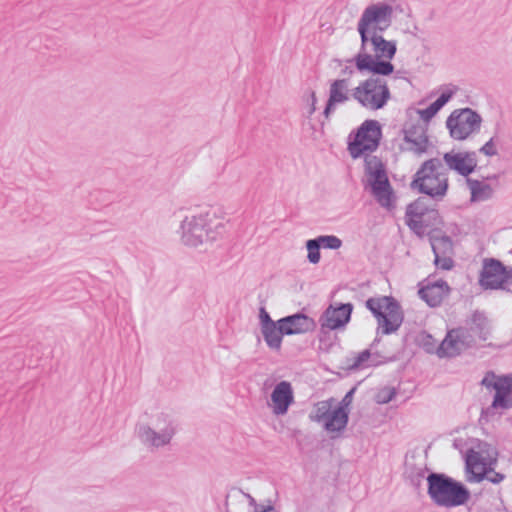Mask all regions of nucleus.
I'll list each match as a JSON object with an SVG mask.
<instances>
[{"instance_id": "2eb2a0df", "label": "nucleus", "mask_w": 512, "mask_h": 512, "mask_svg": "<svg viewBox=\"0 0 512 512\" xmlns=\"http://www.w3.org/2000/svg\"><path fill=\"white\" fill-rule=\"evenodd\" d=\"M457 329L464 330L469 336L470 348L476 346L479 342L486 341L490 333L488 319L484 313L479 311L472 314L471 318L466 321L465 326Z\"/></svg>"}, {"instance_id": "e433bc0d", "label": "nucleus", "mask_w": 512, "mask_h": 512, "mask_svg": "<svg viewBox=\"0 0 512 512\" xmlns=\"http://www.w3.org/2000/svg\"><path fill=\"white\" fill-rule=\"evenodd\" d=\"M456 91V87L443 91L434 103L441 109L453 97Z\"/></svg>"}, {"instance_id": "4c0bfd02", "label": "nucleus", "mask_w": 512, "mask_h": 512, "mask_svg": "<svg viewBox=\"0 0 512 512\" xmlns=\"http://www.w3.org/2000/svg\"><path fill=\"white\" fill-rule=\"evenodd\" d=\"M456 91V87L443 91L434 103L441 109L453 97Z\"/></svg>"}, {"instance_id": "7c9ffc66", "label": "nucleus", "mask_w": 512, "mask_h": 512, "mask_svg": "<svg viewBox=\"0 0 512 512\" xmlns=\"http://www.w3.org/2000/svg\"><path fill=\"white\" fill-rule=\"evenodd\" d=\"M405 222L407 226L418 236H423L426 233L428 224L425 217L406 216Z\"/></svg>"}, {"instance_id": "cd10ccee", "label": "nucleus", "mask_w": 512, "mask_h": 512, "mask_svg": "<svg viewBox=\"0 0 512 512\" xmlns=\"http://www.w3.org/2000/svg\"><path fill=\"white\" fill-rule=\"evenodd\" d=\"M334 403V398H329L327 400L317 402L314 405L313 414L310 416L311 420L318 423H323V427L325 428L326 423L332 417V407Z\"/></svg>"}, {"instance_id": "49530a36", "label": "nucleus", "mask_w": 512, "mask_h": 512, "mask_svg": "<svg viewBox=\"0 0 512 512\" xmlns=\"http://www.w3.org/2000/svg\"><path fill=\"white\" fill-rule=\"evenodd\" d=\"M335 61L338 63V65H342L343 63V60L336 59Z\"/></svg>"}, {"instance_id": "dca6fc26", "label": "nucleus", "mask_w": 512, "mask_h": 512, "mask_svg": "<svg viewBox=\"0 0 512 512\" xmlns=\"http://www.w3.org/2000/svg\"><path fill=\"white\" fill-rule=\"evenodd\" d=\"M425 284L418 291L419 297L424 300L430 307H438L443 300L449 295L450 287L445 280H432L427 278Z\"/></svg>"}, {"instance_id": "20e7f679", "label": "nucleus", "mask_w": 512, "mask_h": 512, "mask_svg": "<svg viewBox=\"0 0 512 512\" xmlns=\"http://www.w3.org/2000/svg\"><path fill=\"white\" fill-rule=\"evenodd\" d=\"M411 186L433 200H442L448 190V176L441 160H426L416 172Z\"/></svg>"}, {"instance_id": "f257e3e1", "label": "nucleus", "mask_w": 512, "mask_h": 512, "mask_svg": "<svg viewBox=\"0 0 512 512\" xmlns=\"http://www.w3.org/2000/svg\"><path fill=\"white\" fill-rule=\"evenodd\" d=\"M359 52L346 59L347 64H355L359 72L387 76L393 73L394 65L390 62L397 52L394 40L384 39L382 33H362Z\"/></svg>"}, {"instance_id": "ddd939ff", "label": "nucleus", "mask_w": 512, "mask_h": 512, "mask_svg": "<svg viewBox=\"0 0 512 512\" xmlns=\"http://www.w3.org/2000/svg\"><path fill=\"white\" fill-rule=\"evenodd\" d=\"M381 127L376 120H366L359 127L354 141L348 145L353 158L360 157L365 151H374L379 146Z\"/></svg>"}, {"instance_id": "a18cd8bd", "label": "nucleus", "mask_w": 512, "mask_h": 512, "mask_svg": "<svg viewBox=\"0 0 512 512\" xmlns=\"http://www.w3.org/2000/svg\"><path fill=\"white\" fill-rule=\"evenodd\" d=\"M255 512H277V510L275 509L274 506L272 505H268L266 507H264L262 510H255Z\"/></svg>"}, {"instance_id": "aec40b11", "label": "nucleus", "mask_w": 512, "mask_h": 512, "mask_svg": "<svg viewBox=\"0 0 512 512\" xmlns=\"http://www.w3.org/2000/svg\"><path fill=\"white\" fill-rule=\"evenodd\" d=\"M355 389L348 391L339 403V406L333 410L331 419L326 423L325 430L328 433L339 434L345 430L349 420V406L352 403Z\"/></svg>"}, {"instance_id": "0eeeda50", "label": "nucleus", "mask_w": 512, "mask_h": 512, "mask_svg": "<svg viewBox=\"0 0 512 512\" xmlns=\"http://www.w3.org/2000/svg\"><path fill=\"white\" fill-rule=\"evenodd\" d=\"M365 172L371 193L378 204L388 209L393 207V189L383 163L376 156H368L365 158Z\"/></svg>"}, {"instance_id": "9d476101", "label": "nucleus", "mask_w": 512, "mask_h": 512, "mask_svg": "<svg viewBox=\"0 0 512 512\" xmlns=\"http://www.w3.org/2000/svg\"><path fill=\"white\" fill-rule=\"evenodd\" d=\"M481 385L487 389H494L495 395L492 404L482 410L481 417H488L494 410H507L512 408V375L497 377L494 372H487L481 381Z\"/></svg>"}, {"instance_id": "72a5a7b5", "label": "nucleus", "mask_w": 512, "mask_h": 512, "mask_svg": "<svg viewBox=\"0 0 512 512\" xmlns=\"http://www.w3.org/2000/svg\"><path fill=\"white\" fill-rule=\"evenodd\" d=\"M434 264L439 269L451 270L454 266V261L451 258V254H434Z\"/></svg>"}, {"instance_id": "5701e85b", "label": "nucleus", "mask_w": 512, "mask_h": 512, "mask_svg": "<svg viewBox=\"0 0 512 512\" xmlns=\"http://www.w3.org/2000/svg\"><path fill=\"white\" fill-rule=\"evenodd\" d=\"M499 176L496 174L486 177L485 180L467 178L466 183L470 190L472 202H482L494 196L495 187L498 186Z\"/></svg>"}, {"instance_id": "79ce46f5", "label": "nucleus", "mask_w": 512, "mask_h": 512, "mask_svg": "<svg viewBox=\"0 0 512 512\" xmlns=\"http://www.w3.org/2000/svg\"><path fill=\"white\" fill-rule=\"evenodd\" d=\"M316 102H317L316 94L314 91H312L311 92V106L308 111L309 115H312L316 111Z\"/></svg>"}, {"instance_id": "bb28decb", "label": "nucleus", "mask_w": 512, "mask_h": 512, "mask_svg": "<svg viewBox=\"0 0 512 512\" xmlns=\"http://www.w3.org/2000/svg\"><path fill=\"white\" fill-rule=\"evenodd\" d=\"M261 332L267 346L270 349L277 351L280 350L282 345V338L284 335H286L281 324H277L276 322L269 326L263 327L261 328Z\"/></svg>"}, {"instance_id": "a19ab883", "label": "nucleus", "mask_w": 512, "mask_h": 512, "mask_svg": "<svg viewBox=\"0 0 512 512\" xmlns=\"http://www.w3.org/2000/svg\"><path fill=\"white\" fill-rule=\"evenodd\" d=\"M259 318H260L261 328L276 323L275 321H273L271 319L269 313L265 310V308L260 309Z\"/></svg>"}, {"instance_id": "393cba45", "label": "nucleus", "mask_w": 512, "mask_h": 512, "mask_svg": "<svg viewBox=\"0 0 512 512\" xmlns=\"http://www.w3.org/2000/svg\"><path fill=\"white\" fill-rule=\"evenodd\" d=\"M466 474L469 482H481L484 480L489 464L482 454L474 449H469L465 456Z\"/></svg>"}, {"instance_id": "a878e982", "label": "nucleus", "mask_w": 512, "mask_h": 512, "mask_svg": "<svg viewBox=\"0 0 512 512\" xmlns=\"http://www.w3.org/2000/svg\"><path fill=\"white\" fill-rule=\"evenodd\" d=\"M427 197H419L414 202L410 203L406 208V216L416 217H428L436 219L438 217V211L432 208L429 204Z\"/></svg>"}, {"instance_id": "c756f323", "label": "nucleus", "mask_w": 512, "mask_h": 512, "mask_svg": "<svg viewBox=\"0 0 512 512\" xmlns=\"http://www.w3.org/2000/svg\"><path fill=\"white\" fill-rule=\"evenodd\" d=\"M452 240L448 236L434 237L431 239V247L434 254H451Z\"/></svg>"}, {"instance_id": "7ed1b4c3", "label": "nucleus", "mask_w": 512, "mask_h": 512, "mask_svg": "<svg viewBox=\"0 0 512 512\" xmlns=\"http://www.w3.org/2000/svg\"><path fill=\"white\" fill-rule=\"evenodd\" d=\"M427 485V494L438 507L454 508L464 505L470 499L467 487L444 473H430Z\"/></svg>"}, {"instance_id": "c03bdc74", "label": "nucleus", "mask_w": 512, "mask_h": 512, "mask_svg": "<svg viewBox=\"0 0 512 512\" xmlns=\"http://www.w3.org/2000/svg\"><path fill=\"white\" fill-rule=\"evenodd\" d=\"M341 74L342 75H345V76H352L354 74V69L349 66V65H346L342 70H341Z\"/></svg>"}, {"instance_id": "c9c22d12", "label": "nucleus", "mask_w": 512, "mask_h": 512, "mask_svg": "<svg viewBox=\"0 0 512 512\" xmlns=\"http://www.w3.org/2000/svg\"><path fill=\"white\" fill-rule=\"evenodd\" d=\"M395 390L392 388H384L380 390L376 395V401L380 404H386L395 397Z\"/></svg>"}, {"instance_id": "a211bd4d", "label": "nucleus", "mask_w": 512, "mask_h": 512, "mask_svg": "<svg viewBox=\"0 0 512 512\" xmlns=\"http://www.w3.org/2000/svg\"><path fill=\"white\" fill-rule=\"evenodd\" d=\"M468 339L470 338L464 330L457 328L450 330L441 342L437 355L441 358L459 355L463 350L470 348Z\"/></svg>"}, {"instance_id": "9b49d317", "label": "nucleus", "mask_w": 512, "mask_h": 512, "mask_svg": "<svg viewBox=\"0 0 512 512\" xmlns=\"http://www.w3.org/2000/svg\"><path fill=\"white\" fill-rule=\"evenodd\" d=\"M481 116L470 108L454 110L446 120L450 135L456 140H464L478 132L481 127Z\"/></svg>"}, {"instance_id": "f8f14e48", "label": "nucleus", "mask_w": 512, "mask_h": 512, "mask_svg": "<svg viewBox=\"0 0 512 512\" xmlns=\"http://www.w3.org/2000/svg\"><path fill=\"white\" fill-rule=\"evenodd\" d=\"M512 277V268L495 258H484L479 274V285L484 290L504 289Z\"/></svg>"}, {"instance_id": "58836bf2", "label": "nucleus", "mask_w": 512, "mask_h": 512, "mask_svg": "<svg viewBox=\"0 0 512 512\" xmlns=\"http://www.w3.org/2000/svg\"><path fill=\"white\" fill-rule=\"evenodd\" d=\"M479 152L483 153L486 156L492 157L497 155V149L494 144V138H491L487 141L480 149Z\"/></svg>"}, {"instance_id": "37998d69", "label": "nucleus", "mask_w": 512, "mask_h": 512, "mask_svg": "<svg viewBox=\"0 0 512 512\" xmlns=\"http://www.w3.org/2000/svg\"><path fill=\"white\" fill-rule=\"evenodd\" d=\"M244 496L248 499L249 505L253 507L255 510L259 508V505L257 504L254 497H252L249 493H244Z\"/></svg>"}, {"instance_id": "2f4dec72", "label": "nucleus", "mask_w": 512, "mask_h": 512, "mask_svg": "<svg viewBox=\"0 0 512 512\" xmlns=\"http://www.w3.org/2000/svg\"><path fill=\"white\" fill-rule=\"evenodd\" d=\"M317 238L310 239L306 242V248L308 251L307 259L312 264L319 263L321 259L320 255V243L318 242Z\"/></svg>"}, {"instance_id": "6ab92c4d", "label": "nucleus", "mask_w": 512, "mask_h": 512, "mask_svg": "<svg viewBox=\"0 0 512 512\" xmlns=\"http://www.w3.org/2000/svg\"><path fill=\"white\" fill-rule=\"evenodd\" d=\"M349 85L348 78H338L330 81L329 96L323 112L326 118H329L337 105L344 104L352 98Z\"/></svg>"}, {"instance_id": "473e14b6", "label": "nucleus", "mask_w": 512, "mask_h": 512, "mask_svg": "<svg viewBox=\"0 0 512 512\" xmlns=\"http://www.w3.org/2000/svg\"><path fill=\"white\" fill-rule=\"evenodd\" d=\"M320 246L326 249L336 250L342 246V240L335 235H322L317 237Z\"/></svg>"}, {"instance_id": "ea45409f", "label": "nucleus", "mask_w": 512, "mask_h": 512, "mask_svg": "<svg viewBox=\"0 0 512 512\" xmlns=\"http://www.w3.org/2000/svg\"><path fill=\"white\" fill-rule=\"evenodd\" d=\"M505 478V475L499 472H495L491 467H489L487 474L484 479L488 480L493 484H499Z\"/></svg>"}, {"instance_id": "4468645a", "label": "nucleus", "mask_w": 512, "mask_h": 512, "mask_svg": "<svg viewBox=\"0 0 512 512\" xmlns=\"http://www.w3.org/2000/svg\"><path fill=\"white\" fill-rule=\"evenodd\" d=\"M404 142L407 145V150L416 155H421L427 152L430 145L427 135V124L417 122L406 124L404 129Z\"/></svg>"}, {"instance_id": "4be33fe9", "label": "nucleus", "mask_w": 512, "mask_h": 512, "mask_svg": "<svg viewBox=\"0 0 512 512\" xmlns=\"http://www.w3.org/2000/svg\"><path fill=\"white\" fill-rule=\"evenodd\" d=\"M352 309L350 303L329 306L320 318L322 329L335 330L344 326L350 320Z\"/></svg>"}, {"instance_id": "f704fd0d", "label": "nucleus", "mask_w": 512, "mask_h": 512, "mask_svg": "<svg viewBox=\"0 0 512 512\" xmlns=\"http://www.w3.org/2000/svg\"><path fill=\"white\" fill-rule=\"evenodd\" d=\"M440 108L433 102L425 109H419L418 114L423 121L427 124L438 112Z\"/></svg>"}, {"instance_id": "b1692460", "label": "nucleus", "mask_w": 512, "mask_h": 512, "mask_svg": "<svg viewBox=\"0 0 512 512\" xmlns=\"http://www.w3.org/2000/svg\"><path fill=\"white\" fill-rule=\"evenodd\" d=\"M272 411L275 415H284L294 401V394L291 383L288 381L279 382L271 394Z\"/></svg>"}, {"instance_id": "39448f33", "label": "nucleus", "mask_w": 512, "mask_h": 512, "mask_svg": "<svg viewBox=\"0 0 512 512\" xmlns=\"http://www.w3.org/2000/svg\"><path fill=\"white\" fill-rule=\"evenodd\" d=\"M366 307L377 319V333H395L403 323L404 314L399 302L392 296L371 297Z\"/></svg>"}, {"instance_id": "f03ea898", "label": "nucleus", "mask_w": 512, "mask_h": 512, "mask_svg": "<svg viewBox=\"0 0 512 512\" xmlns=\"http://www.w3.org/2000/svg\"><path fill=\"white\" fill-rule=\"evenodd\" d=\"M220 227L222 225L213 209L201 210L196 214L186 216L181 221L180 240L183 245L196 248L215 241Z\"/></svg>"}, {"instance_id": "423d86ee", "label": "nucleus", "mask_w": 512, "mask_h": 512, "mask_svg": "<svg viewBox=\"0 0 512 512\" xmlns=\"http://www.w3.org/2000/svg\"><path fill=\"white\" fill-rule=\"evenodd\" d=\"M379 76L373 74L352 89V98L366 109H382L391 98L387 82Z\"/></svg>"}, {"instance_id": "412c9836", "label": "nucleus", "mask_w": 512, "mask_h": 512, "mask_svg": "<svg viewBox=\"0 0 512 512\" xmlns=\"http://www.w3.org/2000/svg\"><path fill=\"white\" fill-rule=\"evenodd\" d=\"M277 324L282 325L286 335L305 334L314 331L316 328L314 319L300 312L279 319Z\"/></svg>"}, {"instance_id": "c85d7f7f", "label": "nucleus", "mask_w": 512, "mask_h": 512, "mask_svg": "<svg viewBox=\"0 0 512 512\" xmlns=\"http://www.w3.org/2000/svg\"><path fill=\"white\" fill-rule=\"evenodd\" d=\"M370 358H371L370 350L365 349L362 352L358 353L357 355H355L347 360V362H348L347 368L349 370L355 371V370L369 367V366H371V364L369 363Z\"/></svg>"}, {"instance_id": "6e6552de", "label": "nucleus", "mask_w": 512, "mask_h": 512, "mask_svg": "<svg viewBox=\"0 0 512 512\" xmlns=\"http://www.w3.org/2000/svg\"><path fill=\"white\" fill-rule=\"evenodd\" d=\"M175 433L176 428L173 421L163 413L157 416L154 427L147 424L136 426V434L141 443L152 448L170 444Z\"/></svg>"}, {"instance_id": "1a4fd4ad", "label": "nucleus", "mask_w": 512, "mask_h": 512, "mask_svg": "<svg viewBox=\"0 0 512 512\" xmlns=\"http://www.w3.org/2000/svg\"><path fill=\"white\" fill-rule=\"evenodd\" d=\"M393 12V7L385 2L368 5L358 20V33H383L392 24Z\"/></svg>"}, {"instance_id": "f3484780", "label": "nucleus", "mask_w": 512, "mask_h": 512, "mask_svg": "<svg viewBox=\"0 0 512 512\" xmlns=\"http://www.w3.org/2000/svg\"><path fill=\"white\" fill-rule=\"evenodd\" d=\"M447 167L456 171L459 175L468 177L477 167L478 159L474 151L467 152H447L443 156Z\"/></svg>"}]
</instances>
